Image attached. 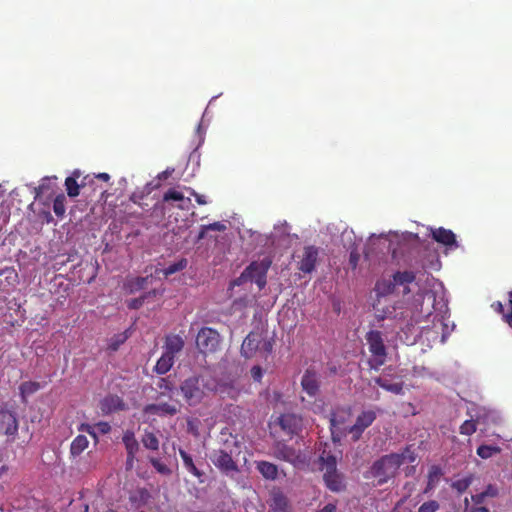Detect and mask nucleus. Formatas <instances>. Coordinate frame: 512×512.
Instances as JSON below:
<instances>
[{
	"instance_id": "24",
	"label": "nucleus",
	"mask_w": 512,
	"mask_h": 512,
	"mask_svg": "<svg viewBox=\"0 0 512 512\" xmlns=\"http://www.w3.org/2000/svg\"><path fill=\"white\" fill-rule=\"evenodd\" d=\"M256 469L266 480H275L278 477V467L271 462L257 461Z\"/></svg>"
},
{
	"instance_id": "60",
	"label": "nucleus",
	"mask_w": 512,
	"mask_h": 512,
	"mask_svg": "<svg viewBox=\"0 0 512 512\" xmlns=\"http://www.w3.org/2000/svg\"><path fill=\"white\" fill-rule=\"evenodd\" d=\"M124 338L123 339H119L117 341H112L110 344H109V349H111L112 351H116L120 344H122L124 342Z\"/></svg>"
},
{
	"instance_id": "10",
	"label": "nucleus",
	"mask_w": 512,
	"mask_h": 512,
	"mask_svg": "<svg viewBox=\"0 0 512 512\" xmlns=\"http://www.w3.org/2000/svg\"><path fill=\"white\" fill-rule=\"evenodd\" d=\"M319 249L309 245L303 248L302 254L298 256L297 269L304 274L314 271L318 260Z\"/></svg>"
},
{
	"instance_id": "18",
	"label": "nucleus",
	"mask_w": 512,
	"mask_h": 512,
	"mask_svg": "<svg viewBox=\"0 0 512 512\" xmlns=\"http://www.w3.org/2000/svg\"><path fill=\"white\" fill-rule=\"evenodd\" d=\"M144 411L147 414L157 415V416H174L179 412V409L174 404L169 403H157V404H148Z\"/></svg>"
},
{
	"instance_id": "28",
	"label": "nucleus",
	"mask_w": 512,
	"mask_h": 512,
	"mask_svg": "<svg viewBox=\"0 0 512 512\" xmlns=\"http://www.w3.org/2000/svg\"><path fill=\"white\" fill-rule=\"evenodd\" d=\"M174 362L175 357L163 352L154 367V371L159 375L166 374L172 368Z\"/></svg>"
},
{
	"instance_id": "52",
	"label": "nucleus",
	"mask_w": 512,
	"mask_h": 512,
	"mask_svg": "<svg viewBox=\"0 0 512 512\" xmlns=\"http://www.w3.org/2000/svg\"><path fill=\"white\" fill-rule=\"evenodd\" d=\"M207 230L213 231H224L226 229L225 225L221 222H214L204 227Z\"/></svg>"
},
{
	"instance_id": "62",
	"label": "nucleus",
	"mask_w": 512,
	"mask_h": 512,
	"mask_svg": "<svg viewBox=\"0 0 512 512\" xmlns=\"http://www.w3.org/2000/svg\"><path fill=\"white\" fill-rule=\"evenodd\" d=\"M359 256L356 253H350V263L353 267H356Z\"/></svg>"
},
{
	"instance_id": "57",
	"label": "nucleus",
	"mask_w": 512,
	"mask_h": 512,
	"mask_svg": "<svg viewBox=\"0 0 512 512\" xmlns=\"http://www.w3.org/2000/svg\"><path fill=\"white\" fill-rule=\"evenodd\" d=\"M191 195L194 196L196 202L199 204V205H205L207 204V201L205 199V196L204 195H201V194H198L197 192H195L194 190L191 189Z\"/></svg>"
},
{
	"instance_id": "47",
	"label": "nucleus",
	"mask_w": 512,
	"mask_h": 512,
	"mask_svg": "<svg viewBox=\"0 0 512 512\" xmlns=\"http://www.w3.org/2000/svg\"><path fill=\"white\" fill-rule=\"evenodd\" d=\"M486 497H496L498 496V488L492 484L487 485L485 490L483 491Z\"/></svg>"
},
{
	"instance_id": "48",
	"label": "nucleus",
	"mask_w": 512,
	"mask_h": 512,
	"mask_svg": "<svg viewBox=\"0 0 512 512\" xmlns=\"http://www.w3.org/2000/svg\"><path fill=\"white\" fill-rule=\"evenodd\" d=\"M79 431L87 432L89 435H91L94 438L97 437L96 432H95V427H93L89 424L82 423L79 427Z\"/></svg>"
},
{
	"instance_id": "53",
	"label": "nucleus",
	"mask_w": 512,
	"mask_h": 512,
	"mask_svg": "<svg viewBox=\"0 0 512 512\" xmlns=\"http://www.w3.org/2000/svg\"><path fill=\"white\" fill-rule=\"evenodd\" d=\"M251 375L255 381H260L263 375L262 369L260 366H254L251 369Z\"/></svg>"
},
{
	"instance_id": "32",
	"label": "nucleus",
	"mask_w": 512,
	"mask_h": 512,
	"mask_svg": "<svg viewBox=\"0 0 512 512\" xmlns=\"http://www.w3.org/2000/svg\"><path fill=\"white\" fill-rule=\"evenodd\" d=\"M396 456H398L399 458V467L406 462L414 463L417 459V453L413 448V445L405 446V448L402 449L401 452L396 453Z\"/></svg>"
},
{
	"instance_id": "34",
	"label": "nucleus",
	"mask_w": 512,
	"mask_h": 512,
	"mask_svg": "<svg viewBox=\"0 0 512 512\" xmlns=\"http://www.w3.org/2000/svg\"><path fill=\"white\" fill-rule=\"evenodd\" d=\"M141 442L146 449L157 451L159 449V439L154 432L145 431Z\"/></svg>"
},
{
	"instance_id": "25",
	"label": "nucleus",
	"mask_w": 512,
	"mask_h": 512,
	"mask_svg": "<svg viewBox=\"0 0 512 512\" xmlns=\"http://www.w3.org/2000/svg\"><path fill=\"white\" fill-rule=\"evenodd\" d=\"M325 485L332 492H340L345 489L342 475L337 471L335 473L323 474Z\"/></svg>"
},
{
	"instance_id": "29",
	"label": "nucleus",
	"mask_w": 512,
	"mask_h": 512,
	"mask_svg": "<svg viewBox=\"0 0 512 512\" xmlns=\"http://www.w3.org/2000/svg\"><path fill=\"white\" fill-rule=\"evenodd\" d=\"M179 455L183 461L185 469L191 473L196 478L200 479L203 476V472L200 471L196 465L194 464V461L192 457L183 449H179Z\"/></svg>"
},
{
	"instance_id": "7",
	"label": "nucleus",
	"mask_w": 512,
	"mask_h": 512,
	"mask_svg": "<svg viewBox=\"0 0 512 512\" xmlns=\"http://www.w3.org/2000/svg\"><path fill=\"white\" fill-rule=\"evenodd\" d=\"M365 338L369 347V352L372 354L376 365L382 366L387 357V350L382 333L378 330H371L367 332Z\"/></svg>"
},
{
	"instance_id": "56",
	"label": "nucleus",
	"mask_w": 512,
	"mask_h": 512,
	"mask_svg": "<svg viewBox=\"0 0 512 512\" xmlns=\"http://www.w3.org/2000/svg\"><path fill=\"white\" fill-rule=\"evenodd\" d=\"M486 496L484 494V492H481V493H478V494H475V495H472L471 499L472 501L476 504V505H480L484 502Z\"/></svg>"
},
{
	"instance_id": "42",
	"label": "nucleus",
	"mask_w": 512,
	"mask_h": 512,
	"mask_svg": "<svg viewBox=\"0 0 512 512\" xmlns=\"http://www.w3.org/2000/svg\"><path fill=\"white\" fill-rule=\"evenodd\" d=\"M476 423L473 420H466L460 426V433L463 435L470 436L476 431Z\"/></svg>"
},
{
	"instance_id": "31",
	"label": "nucleus",
	"mask_w": 512,
	"mask_h": 512,
	"mask_svg": "<svg viewBox=\"0 0 512 512\" xmlns=\"http://www.w3.org/2000/svg\"><path fill=\"white\" fill-rule=\"evenodd\" d=\"M41 388L40 383L36 381H25L19 386L20 396L23 402L27 401V397L36 393Z\"/></svg>"
},
{
	"instance_id": "6",
	"label": "nucleus",
	"mask_w": 512,
	"mask_h": 512,
	"mask_svg": "<svg viewBox=\"0 0 512 512\" xmlns=\"http://www.w3.org/2000/svg\"><path fill=\"white\" fill-rule=\"evenodd\" d=\"M221 342L222 338L219 332L211 327H202L196 335V347L204 355L217 352Z\"/></svg>"
},
{
	"instance_id": "13",
	"label": "nucleus",
	"mask_w": 512,
	"mask_h": 512,
	"mask_svg": "<svg viewBox=\"0 0 512 512\" xmlns=\"http://www.w3.org/2000/svg\"><path fill=\"white\" fill-rule=\"evenodd\" d=\"M302 390L310 397L314 398L320 391L319 374L315 368H307L301 378Z\"/></svg>"
},
{
	"instance_id": "54",
	"label": "nucleus",
	"mask_w": 512,
	"mask_h": 512,
	"mask_svg": "<svg viewBox=\"0 0 512 512\" xmlns=\"http://www.w3.org/2000/svg\"><path fill=\"white\" fill-rule=\"evenodd\" d=\"M260 349H262L266 354H269L272 352L273 344L270 340L263 339V341L260 345Z\"/></svg>"
},
{
	"instance_id": "23",
	"label": "nucleus",
	"mask_w": 512,
	"mask_h": 512,
	"mask_svg": "<svg viewBox=\"0 0 512 512\" xmlns=\"http://www.w3.org/2000/svg\"><path fill=\"white\" fill-rule=\"evenodd\" d=\"M217 391L223 398L228 397L230 399L236 400L242 392V387L235 381H229L218 384Z\"/></svg>"
},
{
	"instance_id": "17",
	"label": "nucleus",
	"mask_w": 512,
	"mask_h": 512,
	"mask_svg": "<svg viewBox=\"0 0 512 512\" xmlns=\"http://www.w3.org/2000/svg\"><path fill=\"white\" fill-rule=\"evenodd\" d=\"M278 423L284 432L293 436L300 429L301 419L295 414L286 413L279 417Z\"/></svg>"
},
{
	"instance_id": "9",
	"label": "nucleus",
	"mask_w": 512,
	"mask_h": 512,
	"mask_svg": "<svg viewBox=\"0 0 512 512\" xmlns=\"http://www.w3.org/2000/svg\"><path fill=\"white\" fill-rule=\"evenodd\" d=\"M377 414L374 410H364L356 418L354 425L349 428L353 441L361 438L363 432L376 420Z\"/></svg>"
},
{
	"instance_id": "27",
	"label": "nucleus",
	"mask_w": 512,
	"mask_h": 512,
	"mask_svg": "<svg viewBox=\"0 0 512 512\" xmlns=\"http://www.w3.org/2000/svg\"><path fill=\"white\" fill-rule=\"evenodd\" d=\"M149 276L146 277H134L127 279L124 284V289L127 293L133 294L146 287L148 284Z\"/></svg>"
},
{
	"instance_id": "15",
	"label": "nucleus",
	"mask_w": 512,
	"mask_h": 512,
	"mask_svg": "<svg viewBox=\"0 0 512 512\" xmlns=\"http://www.w3.org/2000/svg\"><path fill=\"white\" fill-rule=\"evenodd\" d=\"M431 237L437 243L446 246L448 249H456L459 244L456 240V235L452 230L443 227L431 229Z\"/></svg>"
},
{
	"instance_id": "59",
	"label": "nucleus",
	"mask_w": 512,
	"mask_h": 512,
	"mask_svg": "<svg viewBox=\"0 0 512 512\" xmlns=\"http://www.w3.org/2000/svg\"><path fill=\"white\" fill-rule=\"evenodd\" d=\"M336 511H337L336 504L328 503L322 509H319L316 512H336Z\"/></svg>"
},
{
	"instance_id": "36",
	"label": "nucleus",
	"mask_w": 512,
	"mask_h": 512,
	"mask_svg": "<svg viewBox=\"0 0 512 512\" xmlns=\"http://www.w3.org/2000/svg\"><path fill=\"white\" fill-rule=\"evenodd\" d=\"M77 177H79V174L74 173V176L65 179V187L69 197H77L80 194V185L76 180Z\"/></svg>"
},
{
	"instance_id": "46",
	"label": "nucleus",
	"mask_w": 512,
	"mask_h": 512,
	"mask_svg": "<svg viewBox=\"0 0 512 512\" xmlns=\"http://www.w3.org/2000/svg\"><path fill=\"white\" fill-rule=\"evenodd\" d=\"M249 281L248 278H247V274H246V271L245 269L243 270V272L240 274L239 277H237L236 279H234L231 283H230V286L231 287H235V286H240L242 285L243 283Z\"/></svg>"
},
{
	"instance_id": "44",
	"label": "nucleus",
	"mask_w": 512,
	"mask_h": 512,
	"mask_svg": "<svg viewBox=\"0 0 512 512\" xmlns=\"http://www.w3.org/2000/svg\"><path fill=\"white\" fill-rule=\"evenodd\" d=\"M148 298V294H143L140 297L130 299L127 302V306L129 309H139L143 306L145 300Z\"/></svg>"
},
{
	"instance_id": "35",
	"label": "nucleus",
	"mask_w": 512,
	"mask_h": 512,
	"mask_svg": "<svg viewBox=\"0 0 512 512\" xmlns=\"http://www.w3.org/2000/svg\"><path fill=\"white\" fill-rule=\"evenodd\" d=\"M163 201L164 202H185L186 204H191V199L189 197H185L184 194L178 190L175 189H169L166 191L163 195Z\"/></svg>"
},
{
	"instance_id": "19",
	"label": "nucleus",
	"mask_w": 512,
	"mask_h": 512,
	"mask_svg": "<svg viewBox=\"0 0 512 512\" xmlns=\"http://www.w3.org/2000/svg\"><path fill=\"white\" fill-rule=\"evenodd\" d=\"M125 409V402L121 397L117 395H108L101 401V410L106 414L116 411H123Z\"/></svg>"
},
{
	"instance_id": "5",
	"label": "nucleus",
	"mask_w": 512,
	"mask_h": 512,
	"mask_svg": "<svg viewBox=\"0 0 512 512\" xmlns=\"http://www.w3.org/2000/svg\"><path fill=\"white\" fill-rule=\"evenodd\" d=\"M180 391L189 406H196L206 396L205 388L199 376L193 375L180 384Z\"/></svg>"
},
{
	"instance_id": "51",
	"label": "nucleus",
	"mask_w": 512,
	"mask_h": 512,
	"mask_svg": "<svg viewBox=\"0 0 512 512\" xmlns=\"http://www.w3.org/2000/svg\"><path fill=\"white\" fill-rule=\"evenodd\" d=\"M509 305L511 310L509 313L504 314V321L512 328V291L509 292Z\"/></svg>"
},
{
	"instance_id": "50",
	"label": "nucleus",
	"mask_w": 512,
	"mask_h": 512,
	"mask_svg": "<svg viewBox=\"0 0 512 512\" xmlns=\"http://www.w3.org/2000/svg\"><path fill=\"white\" fill-rule=\"evenodd\" d=\"M79 431L87 432L89 435H91L94 438L97 437L96 432H95V427H93L89 424L82 423L79 427Z\"/></svg>"
},
{
	"instance_id": "39",
	"label": "nucleus",
	"mask_w": 512,
	"mask_h": 512,
	"mask_svg": "<svg viewBox=\"0 0 512 512\" xmlns=\"http://www.w3.org/2000/svg\"><path fill=\"white\" fill-rule=\"evenodd\" d=\"M65 202L66 198L64 194H59L53 201V211L58 217H62L65 214Z\"/></svg>"
},
{
	"instance_id": "3",
	"label": "nucleus",
	"mask_w": 512,
	"mask_h": 512,
	"mask_svg": "<svg viewBox=\"0 0 512 512\" xmlns=\"http://www.w3.org/2000/svg\"><path fill=\"white\" fill-rule=\"evenodd\" d=\"M239 443L236 437L229 436L224 441V447L213 450L211 461L217 469L226 475L239 472L238 465L233 459L234 455L239 454Z\"/></svg>"
},
{
	"instance_id": "11",
	"label": "nucleus",
	"mask_w": 512,
	"mask_h": 512,
	"mask_svg": "<svg viewBox=\"0 0 512 512\" xmlns=\"http://www.w3.org/2000/svg\"><path fill=\"white\" fill-rule=\"evenodd\" d=\"M18 434V420L12 411L0 409V435H5L13 441Z\"/></svg>"
},
{
	"instance_id": "8",
	"label": "nucleus",
	"mask_w": 512,
	"mask_h": 512,
	"mask_svg": "<svg viewBox=\"0 0 512 512\" xmlns=\"http://www.w3.org/2000/svg\"><path fill=\"white\" fill-rule=\"evenodd\" d=\"M270 265L271 261L269 259H263L261 261H253L245 268L248 280L255 282L260 290L266 286L267 272Z\"/></svg>"
},
{
	"instance_id": "40",
	"label": "nucleus",
	"mask_w": 512,
	"mask_h": 512,
	"mask_svg": "<svg viewBox=\"0 0 512 512\" xmlns=\"http://www.w3.org/2000/svg\"><path fill=\"white\" fill-rule=\"evenodd\" d=\"M472 483V477H465L458 479L452 483V488L455 489L459 494L464 493Z\"/></svg>"
},
{
	"instance_id": "1",
	"label": "nucleus",
	"mask_w": 512,
	"mask_h": 512,
	"mask_svg": "<svg viewBox=\"0 0 512 512\" xmlns=\"http://www.w3.org/2000/svg\"><path fill=\"white\" fill-rule=\"evenodd\" d=\"M434 301L435 297L431 292L419 290L413 295L412 300L406 303V306L402 308L401 311L398 312L397 310L400 308L394 306L392 309L388 308L382 313H377L376 318L379 321L384 320L385 318H394L398 321L405 322V326L410 328L416 324L426 321L429 316L432 315Z\"/></svg>"
},
{
	"instance_id": "38",
	"label": "nucleus",
	"mask_w": 512,
	"mask_h": 512,
	"mask_svg": "<svg viewBox=\"0 0 512 512\" xmlns=\"http://www.w3.org/2000/svg\"><path fill=\"white\" fill-rule=\"evenodd\" d=\"M501 449L494 445H480L477 448V455L482 459H488L495 454L500 453Z\"/></svg>"
},
{
	"instance_id": "61",
	"label": "nucleus",
	"mask_w": 512,
	"mask_h": 512,
	"mask_svg": "<svg viewBox=\"0 0 512 512\" xmlns=\"http://www.w3.org/2000/svg\"><path fill=\"white\" fill-rule=\"evenodd\" d=\"M48 189V186L45 183L40 184L36 189V197H38L40 194L44 193V191Z\"/></svg>"
},
{
	"instance_id": "14",
	"label": "nucleus",
	"mask_w": 512,
	"mask_h": 512,
	"mask_svg": "<svg viewBox=\"0 0 512 512\" xmlns=\"http://www.w3.org/2000/svg\"><path fill=\"white\" fill-rule=\"evenodd\" d=\"M262 341V334L257 332H250L242 342L240 350L241 355L247 359L252 358L260 349Z\"/></svg>"
},
{
	"instance_id": "30",
	"label": "nucleus",
	"mask_w": 512,
	"mask_h": 512,
	"mask_svg": "<svg viewBox=\"0 0 512 512\" xmlns=\"http://www.w3.org/2000/svg\"><path fill=\"white\" fill-rule=\"evenodd\" d=\"M442 469L438 465H432L428 472V481L426 488L424 489V493L427 494L431 490H433L436 485L438 484L441 476H442Z\"/></svg>"
},
{
	"instance_id": "16",
	"label": "nucleus",
	"mask_w": 512,
	"mask_h": 512,
	"mask_svg": "<svg viewBox=\"0 0 512 512\" xmlns=\"http://www.w3.org/2000/svg\"><path fill=\"white\" fill-rule=\"evenodd\" d=\"M122 442L127 451V465L132 466L135 456L139 451V443L135 438V434L131 430H126L122 437Z\"/></svg>"
},
{
	"instance_id": "4",
	"label": "nucleus",
	"mask_w": 512,
	"mask_h": 512,
	"mask_svg": "<svg viewBox=\"0 0 512 512\" xmlns=\"http://www.w3.org/2000/svg\"><path fill=\"white\" fill-rule=\"evenodd\" d=\"M398 459L396 453H390L373 462L370 474L377 480L378 485H383L396 476L400 468Z\"/></svg>"
},
{
	"instance_id": "45",
	"label": "nucleus",
	"mask_w": 512,
	"mask_h": 512,
	"mask_svg": "<svg viewBox=\"0 0 512 512\" xmlns=\"http://www.w3.org/2000/svg\"><path fill=\"white\" fill-rule=\"evenodd\" d=\"M95 428L98 430L99 433L101 434H108L110 431H111V426L108 422H104V421H101V422H98L96 425H95Z\"/></svg>"
},
{
	"instance_id": "55",
	"label": "nucleus",
	"mask_w": 512,
	"mask_h": 512,
	"mask_svg": "<svg viewBox=\"0 0 512 512\" xmlns=\"http://www.w3.org/2000/svg\"><path fill=\"white\" fill-rule=\"evenodd\" d=\"M344 422L343 419H339L337 417V414L336 413H331L330 415V426L331 428H334V427H337L338 425L342 424Z\"/></svg>"
},
{
	"instance_id": "26",
	"label": "nucleus",
	"mask_w": 512,
	"mask_h": 512,
	"mask_svg": "<svg viewBox=\"0 0 512 512\" xmlns=\"http://www.w3.org/2000/svg\"><path fill=\"white\" fill-rule=\"evenodd\" d=\"M374 382L383 388L384 390L391 392L396 395H402L404 393V383L403 382H395L391 383L384 377H376L374 378Z\"/></svg>"
},
{
	"instance_id": "58",
	"label": "nucleus",
	"mask_w": 512,
	"mask_h": 512,
	"mask_svg": "<svg viewBox=\"0 0 512 512\" xmlns=\"http://www.w3.org/2000/svg\"><path fill=\"white\" fill-rule=\"evenodd\" d=\"M491 307L499 314H502V317L504 318V306L500 301L493 302Z\"/></svg>"
},
{
	"instance_id": "43",
	"label": "nucleus",
	"mask_w": 512,
	"mask_h": 512,
	"mask_svg": "<svg viewBox=\"0 0 512 512\" xmlns=\"http://www.w3.org/2000/svg\"><path fill=\"white\" fill-rule=\"evenodd\" d=\"M440 508L439 503L436 500H430L424 502L419 508L417 512H436Z\"/></svg>"
},
{
	"instance_id": "41",
	"label": "nucleus",
	"mask_w": 512,
	"mask_h": 512,
	"mask_svg": "<svg viewBox=\"0 0 512 512\" xmlns=\"http://www.w3.org/2000/svg\"><path fill=\"white\" fill-rule=\"evenodd\" d=\"M149 462L151 463L153 468L162 475H170L172 472L171 469L166 464H164L157 458L152 457L150 458Z\"/></svg>"
},
{
	"instance_id": "21",
	"label": "nucleus",
	"mask_w": 512,
	"mask_h": 512,
	"mask_svg": "<svg viewBox=\"0 0 512 512\" xmlns=\"http://www.w3.org/2000/svg\"><path fill=\"white\" fill-rule=\"evenodd\" d=\"M319 465L320 470L324 471V474L331 475L332 473L337 472V458L335 455L331 454V452H327L323 450L321 455L319 456Z\"/></svg>"
},
{
	"instance_id": "37",
	"label": "nucleus",
	"mask_w": 512,
	"mask_h": 512,
	"mask_svg": "<svg viewBox=\"0 0 512 512\" xmlns=\"http://www.w3.org/2000/svg\"><path fill=\"white\" fill-rule=\"evenodd\" d=\"M187 264H188L187 259L186 258H181L177 262L172 263L168 267H166L163 270V275L165 277H168V276H170L172 274H175V273H177L179 271H182V270H184L187 267Z\"/></svg>"
},
{
	"instance_id": "22",
	"label": "nucleus",
	"mask_w": 512,
	"mask_h": 512,
	"mask_svg": "<svg viewBox=\"0 0 512 512\" xmlns=\"http://www.w3.org/2000/svg\"><path fill=\"white\" fill-rule=\"evenodd\" d=\"M268 512H289L288 499L280 490L272 492Z\"/></svg>"
},
{
	"instance_id": "12",
	"label": "nucleus",
	"mask_w": 512,
	"mask_h": 512,
	"mask_svg": "<svg viewBox=\"0 0 512 512\" xmlns=\"http://www.w3.org/2000/svg\"><path fill=\"white\" fill-rule=\"evenodd\" d=\"M273 456L276 459L291 463L293 465H296L301 460V453L297 451L295 448L288 446L284 442L277 441L273 445Z\"/></svg>"
},
{
	"instance_id": "64",
	"label": "nucleus",
	"mask_w": 512,
	"mask_h": 512,
	"mask_svg": "<svg viewBox=\"0 0 512 512\" xmlns=\"http://www.w3.org/2000/svg\"><path fill=\"white\" fill-rule=\"evenodd\" d=\"M159 387L160 388H165V389H168V390L172 389V387L170 386V384L168 383V381L165 378H162L160 380Z\"/></svg>"
},
{
	"instance_id": "33",
	"label": "nucleus",
	"mask_w": 512,
	"mask_h": 512,
	"mask_svg": "<svg viewBox=\"0 0 512 512\" xmlns=\"http://www.w3.org/2000/svg\"><path fill=\"white\" fill-rule=\"evenodd\" d=\"M89 441L84 435H78L70 445V453L72 456H79L87 447Z\"/></svg>"
},
{
	"instance_id": "49",
	"label": "nucleus",
	"mask_w": 512,
	"mask_h": 512,
	"mask_svg": "<svg viewBox=\"0 0 512 512\" xmlns=\"http://www.w3.org/2000/svg\"><path fill=\"white\" fill-rule=\"evenodd\" d=\"M79 431L87 432L89 435H91L94 438L97 437L96 432H95V427H93L89 424L82 423L79 427Z\"/></svg>"
},
{
	"instance_id": "2",
	"label": "nucleus",
	"mask_w": 512,
	"mask_h": 512,
	"mask_svg": "<svg viewBox=\"0 0 512 512\" xmlns=\"http://www.w3.org/2000/svg\"><path fill=\"white\" fill-rule=\"evenodd\" d=\"M416 279L414 271H396L389 277L379 278L374 286L375 296L379 302L381 298H385L396 294L399 288H402L403 295L411 293L410 284Z\"/></svg>"
},
{
	"instance_id": "63",
	"label": "nucleus",
	"mask_w": 512,
	"mask_h": 512,
	"mask_svg": "<svg viewBox=\"0 0 512 512\" xmlns=\"http://www.w3.org/2000/svg\"><path fill=\"white\" fill-rule=\"evenodd\" d=\"M468 512H490L488 508L483 506L472 507Z\"/></svg>"
},
{
	"instance_id": "20",
	"label": "nucleus",
	"mask_w": 512,
	"mask_h": 512,
	"mask_svg": "<svg viewBox=\"0 0 512 512\" xmlns=\"http://www.w3.org/2000/svg\"><path fill=\"white\" fill-rule=\"evenodd\" d=\"M184 348V340L181 336L176 334L167 335L163 349L165 353L176 357V355Z\"/></svg>"
}]
</instances>
